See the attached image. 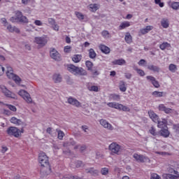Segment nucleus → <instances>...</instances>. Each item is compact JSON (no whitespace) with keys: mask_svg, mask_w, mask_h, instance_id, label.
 <instances>
[{"mask_svg":"<svg viewBox=\"0 0 179 179\" xmlns=\"http://www.w3.org/2000/svg\"><path fill=\"white\" fill-rule=\"evenodd\" d=\"M171 7L174 10H178L179 9V2H173L171 3Z\"/></svg>","mask_w":179,"mask_h":179,"instance_id":"43","label":"nucleus"},{"mask_svg":"<svg viewBox=\"0 0 179 179\" xmlns=\"http://www.w3.org/2000/svg\"><path fill=\"white\" fill-rule=\"evenodd\" d=\"M169 69L170 72H172V73H174L178 69L177 65H176L174 64H171L169 66Z\"/></svg>","mask_w":179,"mask_h":179,"instance_id":"38","label":"nucleus"},{"mask_svg":"<svg viewBox=\"0 0 179 179\" xmlns=\"http://www.w3.org/2000/svg\"><path fill=\"white\" fill-rule=\"evenodd\" d=\"M134 71H136L137 72V73H138V75H140V76H145V71H143V70L139 69L138 68H135Z\"/></svg>","mask_w":179,"mask_h":179,"instance_id":"47","label":"nucleus"},{"mask_svg":"<svg viewBox=\"0 0 179 179\" xmlns=\"http://www.w3.org/2000/svg\"><path fill=\"white\" fill-rule=\"evenodd\" d=\"M0 89L6 97H8V99H13L14 100L17 99L16 94H15V93L12 92L10 90H8L5 85L0 86Z\"/></svg>","mask_w":179,"mask_h":179,"instance_id":"6","label":"nucleus"},{"mask_svg":"<svg viewBox=\"0 0 179 179\" xmlns=\"http://www.w3.org/2000/svg\"><path fill=\"white\" fill-rule=\"evenodd\" d=\"M38 162L43 167L41 169V173L48 175L51 173V167L50 166V161L48 160V156L45 152H41L38 156Z\"/></svg>","mask_w":179,"mask_h":179,"instance_id":"1","label":"nucleus"},{"mask_svg":"<svg viewBox=\"0 0 179 179\" xmlns=\"http://www.w3.org/2000/svg\"><path fill=\"white\" fill-rule=\"evenodd\" d=\"M152 96L154 97H164L166 96V92L155 91L152 93Z\"/></svg>","mask_w":179,"mask_h":179,"instance_id":"28","label":"nucleus"},{"mask_svg":"<svg viewBox=\"0 0 179 179\" xmlns=\"http://www.w3.org/2000/svg\"><path fill=\"white\" fill-rule=\"evenodd\" d=\"M8 108H9V110H10L11 111H17V108L16 106H13V105H7Z\"/></svg>","mask_w":179,"mask_h":179,"instance_id":"53","label":"nucleus"},{"mask_svg":"<svg viewBox=\"0 0 179 179\" xmlns=\"http://www.w3.org/2000/svg\"><path fill=\"white\" fill-rule=\"evenodd\" d=\"M159 134L161 136H163L164 138H169V136H170V131H169L167 127L162 129L159 131Z\"/></svg>","mask_w":179,"mask_h":179,"instance_id":"24","label":"nucleus"},{"mask_svg":"<svg viewBox=\"0 0 179 179\" xmlns=\"http://www.w3.org/2000/svg\"><path fill=\"white\" fill-rule=\"evenodd\" d=\"M119 89L120 92H127V87L125 86V82L120 81L119 83Z\"/></svg>","mask_w":179,"mask_h":179,"instance_id":"34","label":"nucleus"},{"mask_svg":"<svg viewBox=\"0 0 179 179\" xmlns=\"http://www.w3.org/2000/svg\"><path fill=\"white\" fill-rule=\"evenodd\" d=\"M3 73H5V67L0 64V76H3Z\"/></svg>","mask_w":179,"mask_h":179,"instance_id":"56","label":"nucleus"},{"mask_svg":"<svg viewBox=\"0 0 179 179\" xmlns=\"http://www.w3.org/2000/svg\"><path fill=\"white\" fill-rule=\"evenodd\" d=\"M34 24H35L36 26H43V22H41L40 20H35Z\"/></svg>","mask_w":179,"mask_h":179,"instance_id":"61","label":"nucleus"},{"mask_svg":"<svg viewBox=\"0 0 179 179\" xmlns=\"http://www.w3.org/2000/svg\"><path fill=\"white\" fill-rule=\"evenodd\" d=\"M48 24H50V26H53V24H55L57 23V22H55V19L52 18V17H49L48 18Z\"/></svg>","mask_w":179,"mask_h":179,"instance_id":"46","label":"nucleus"},{"mask_svg":"<svg viewBox=\"0 0 179 179\" xmlns=\"http://www.w3.org/2000/svg\"><path fill=\"white\" fill-rule=\"evenodd\" d=\"M150 179H162V178L157 173H152Z\"/></svg>","mask_w":179,"mask_h":179,"instance_id":"50","label":"nucleus"},{"mask_svg":"<svg viewBox=\"0 0 179 179\" xmlns=\"http://www.w3.org/2000/svg\"><path fill=\"white\" fill-rule=\"evenodd\" d=\"M1 148V153H6L8 152V147L2 146Z\"/></svg>","mask_w":179,"mask_h":179,"instance_id":"62","label":"nucleus"},{"mask_svg":"<svg viewBox=\"0 0 179 179\" xmlns=\"http://www.w3.org/2000/svg\"><path fill=\"white\" fill-rule=\"evenodd\" d=\"M146 64V60L142 59H141L138 62V64L140 66H143V65H145Z\"/></svg>","mask_w":179,"mask_h":179,"instance_id":"55","label":"nucleus"},{"mask_svg":"<svg viewBox=\"0 0 179 179\" xmlns=\"http://www.w3.org/2000/svg\"><path fill=\"white\" fill-rule=\"evenodd\" d=\"M62 179H83L82 178H79L78 176H65L62 178Z\"/></svg>","mask_w":179,"mask_h":179,"instance_id":"48","label":"nucleus"},{"mask_svg":"<svg viewBox=\"0 0 179 179\" xmlns=\"http://www.w3.org/2000/svg\"><path fill=\"white\" fill-rule=\"evenodd\" d=\"M57 132L58 134V136H57L58 139H59L60 141H62V139L64 138V136H65V134L64 133V131L58 129H57Z\"/></svg>","mask_w":179,"mask_h":179,"instance_id":"42","label":"nucleus"},{"mask_svg":"<svg viewBox=\"0 0 179 179\" xmlns=\"http://www.w3.org/2000/svg\"><path fill=\"white\" fill-rule=\"evenodd\" d=\"M1 23H3V26L6 27L9 24L8 23V21L6 20V18H1Z\"/></svg>","mask_w":179,"mask_h":179,"instance_id":"58","label":"nucleus"},{"mask_svg":"<svg viewBox=\"0 0 179 179\" xmlns=\"http://www.w3.org/2000/svg\"><path fill=\"white\" fill-rule=\"evenodd\" d=\"M82 60V56L80 55H74L72 57L73 62L78 64Z\"/></svg>","mask_w":179,"mask_h":179,"instance_id":"31","label":"nucleus"},{"mask_svg":"<svg viewBox=\"0 0 179 179\" xmlns=\"http://www.w3.org/2000/svg\"><path fill=\"white\" fill-rule=\"evenodd\" d=\"M113 65H125L127 64V62L124 59H115L112 62Z\"/></svg>","mask_w":179,"mask_h":179,"instance_id":"27","label":"nucleus"},{"mask_svg":"<svg viewBox=\"0 0 179 179\" xmlns=\"http://www.w3.org/2000/svg\"><path fill=\"white\" fill-rule=\"evenodd\" d=\"M23 49L25 50V52H29L31 50V47L30 45H24L23 46Z\"/></svg>","mask_w":179,"mask_h":179,"instance_id":"57","label":"nucleus"},{"mask_svg":"<svg viewBox=\"0 0 179 179\" xmlns=\"http://www.w3.org/2000/svg\"><path fill=\"white\" fill-rule=\"evenodd\" d=\"M159 111H164L165 114H173V113H174V109L167 108L164 104H159Z\"/></svg>","mask_w":179,"mask_h":179,"instance_id":"15","label":"nucleus"},{"mask_svg":"<svg viewBox=\"0 0 179 179\" xmlns=\"http://www.w3.org/2000/svg\"><path fill=\"white\" fill-rule=\"evenodd\" d=\"M152 29H153V27L149 25L144 29H141L140 30V33H141V34H147V33H149V31H150V30H152Z\"/></svg>","mask_w":179,"mask_h":179,"instance_id":"29","label":"nucleus"},{"mask_svg":"<svg viewBox=\"0 0 179 179\" xmlns=\"http://www.w3.org/2000/svg\"><path fill=\"white\" fill-rule=\"evenodd\" d=\"M150 134H151V135H153V136H156V135H157V133L156 132V129H155L153 127L150 128Z\"/></svg>","mask_w":179,"mask_h":179,"instance_id":"52","label":"nucleus"},{"mask_svg":"<svg viewBox=\"0 0 179 179\" xmlns=\"http://www.w3.org/2000/svg\"><path fill=\"white\" fill-rule=\"evenodd\" d=\"M163 179H178L179 176H175L171 173H164L162 174Z\"/></svg>","mask_w":179,"mask_h":179,"instance_id":"23","label":"nucleus"},{"mask_svg":"<svg viewBox=\"0 0 179 179\" xmlns=\"http://www.w3.org/2000/svg\"><path fill=\"white\" fill-rule=\"evenodd\" d=\"M67 103H69V104H71V106H73L74 107H77L78 108H79V107H82V103L79 101H78V99L72 96L68 98Z\"/></svg>","mask_w":179,"mask_h":179,"instance_id":"11","label":"nucleus"},{"mask_svg":"<svg viewBox=\"0 0 179 179\" xmlns=\"http://www.w3.org/2000/svg\"><path fill=\"white\" fill-rule=\"evenodd\" d=\"M87 90L90 92H99V87H97L96 85H87Z\"/></svg>","mask_w":179,"mask_h":179,"instance_id":"36","label":"nucleus"},{"mask_svg":"<svg viewBox=\"0 0 179 179\" xmlns=\"http://www.w3.org/2000/svg\"><path fill=\"white\" fill-rule=\"evenodd\" d=\"M99 9V6L96 3L90 4V10L91 12H96Z\"/></svg>","mask_w":179,"mask_h":179,"instance_id":"40","label":"nucleus"},{"mask_svg":"<svg viewBox=\"0 0 179 179\" xmlns=\"http://www.w3.org/2000/svg\"><path fill=\"white\" fill-rule=\"evenodd\" d=\"M99 123L102 127H103V128H106L109 131H113V129H114V127H113V125H111V124H110L106 120H103V119L100 120Z\"/></svg>","mask_w":179,"mask_h":179,"instance_id":"12","label":"nucleus"},{"mask_svg":"<svg viewBox=\"0 0 179 179\" xmlns=\"http://www.w3.org/2000/svg\"><path fill=\"white\" fill-rule=\"evenodd\" d=\"M156 5H159L160 8H163L164 6V3H162V0H155Z\"/></svg>","mask_w":179,"mask_h":179,"instance_id":"51","label":"nucleus"},{"mask_svg":"<svg viewBox=\"0 0 179 179\" xmlns=\"http://www.w3.org/2000/svg\"><path fill=\"white\" fill-rule=\"evenodd\" d=\"M86 145H77L74 147V149L76 150V149H80V152H85V150H86Z\"/></svg>","mask_w":179,"mask_h":179,"instance_id":"41","label":"nucleus"},{"mask_svg":"<svg viewBox=\"0 0 179 179\" xmlns=\"http://www.w3.org/2000/svg\"><path fill=\"white\" fill-rule=\"evenodd\" d=\"M173 129L176 131V132H179V124H173Z\"/></svg>","mask_w":179,"mask_h":179,"instance_id":"64","label":"nucleus"},{"mask_svg":"<svg viewBox=\"0 0 179 179\" xmlns=\"http://www.w3.org/2000/svg\"><path fill=\"white\" fill-rule=\"evenodd\" d=\"M52 29L55 31H59V26L57 24V22L51 26Z\"/></svg>","mask_w":179,"mask_h":179,"instance_id":"54","label":"nucleus"},{"mask_svg":"<svg viewBox=\"0 0 179 179\" xmlns=\"http://www.w3.org/2000/svg\"><path fill=\"white\" fill-rule=\"evenodd\" d=\"M50 57L52 58V59H54V61H56L57 62H59V61L62 60V56H61V54H59V52L55 48H50Z\"/></svg>","mask_w":179,"mask_h":179,"instance_id":"8","label":"nucleus"},{"mask_svg":"<svg viewBox=\"0 0 179 179\" xmlns=\"http://www.w3.org/2000/svg\"><path fill=\"white\" fill-rule=\"evenodd\" d=\"M86 173L91 174V176H99V170L94 169V168H88L85 169Z\"/></svg>","mask_w":179,"mask_h":179,"instance_id":"20","label":"nucleus"},{"mask_svg":"<svg viewBox=\"0 0 179 179\" xmlns=\"http://www.w3.org/2000/svg\"><path fill=\"white\" fill-rule=\"evenodd\" d=\"M85 65L88 69V71H92V68H93V63L90 61H87L85 62Z\"/></svg>","mask_w":179,"mask_h":179,"instance_id":"45","label":"nucleus"},{"mask_svg":"<svg viewBox=\"0 0 179 179\" xmlns=\"http://www.w3.org/2000/svg\"><path fill=\"white\" fill-rule=\"evenodd\" d=\"M89 57L92 59H94V58L97 57V55L96 54V52L94 51V50L92 48L89 50Z\"/></svg>","mask_w":179,"mask_h":179,"instance_id":"35","label":"nucleus"},{"mask_svg":"<svg viewBox=\"0 0 179 179\" xmlns=\"http://www.w3.org/2000/svg\"><path fill=\"white\" fill-rule=\"evenodd\" d=\"M133 157L136 162H138V163H146V162H150V159H149L148 157L137 153H134L133 155Z\"/></svg>","mask_w":179,"mask_h":179,"instance_id":"9","label":"nucleus"},{"mask_svg":"<svg viewBox=\"0 0 179 179\" xmlns=\"http://www.w3.org/2000/svg\"><path fill=\"white\" fill-rule=\"evenodd\" d=\"M7 30L10 31V33H13L15 31V33H20V30L18 29L16 27H12L11 24H8L6 27Z\"/></svg>","mask_w":179,"mask_h":179,"instance_id":"26","label":"nucleus"},{"mask_svg":"<svg viewBox=\"0 0 179 179\" xmlns=\"http://www.w3.org/2000/svg\"><path fill=\"white\" fill-rule=\"evenodd\" d=\"M110 99L115 101H118V100L121 99V96H120V95L117 94H112L110 95Z\"/></svg>","mask_w":179,"mask_h":179,"instance_id":"37","label":"nucleus"},{"mask_svg":"<svg viewBox=\"0 0 179 179\" xmlns=\"http://www.w3.org/2000/svg\"><path fill=\"white\" fill-rule=\"evenodd\" d=\"M129 26H131V22L124 21L120 23L118 29L119 30H124V29H127V27H129Z\"/></svg>","mask_w":179,"mask_h":179,"instance_id":"25","label":"nucleus"},{"mask_svg":"<svg viewBox=\"0 0 179 179\" xmlns=\"http://www.w3.org/2000/svg\"><path fill=\"white\" fill-rule=\"evenodd\" d=\"M109 150L113 155H120L122 152V147L117 143H112L109 145Z\"/></svg>","mask_w":179,"mask_h":179,"instance_id":"7","label":"nucleus"},{"mask_svg":"<svg viewBox=\"0 0 179 179\" xmlns=\"http://www.w3.org/2000/svg\"><path fill=\"white\" fill-rule=\"evenodd\" d=\"M101 36L103 37V38H110L111 34H110V32L107 30H104L101 32Z\"/></svg>","mask_w":179,"mask_h":179,"instance_id":"39","label":"nucleus"},{"mask_svg":"<svg viewBox=\"0 0 179 179\" xmlns=\"http://www.w3.org/2000/svg\"><path fill=\"white\" fill-rule=\"evenodd\" d=\"M23 132H24L23 129H19L15 127H10L6 130V133L9 136H14L15 138H19Z\"/></svg>","mask_w":179,"mask_h":179,"instance_id":"5","label":"nucleus"},{"mask_svg":"<svg viewBox=\"0 0 179 179\" xmlns=\"http://www.w3.org/2000/svg\"><path fill=\"white\" fill-rule=\"evenodd\" d=\"M101 173L102 176H107L108 174V168H102L101 169Z\"/></svg>","mask_w":179,"mask_h":179,"instance_id":"49","label":"nucleus"},{"mask_svg":"<svg viewBox=\"0 0 179 179\" xmlns=\"http://www.w3.org/2000/svg\"><path fill=\"white\" fill-rule=\"evenodd\" d=\"M67 71L75 75V76H86L87 71L82 67L76 66L73 64H66Z\"/></svg>","mask_w":179,"mask_h":179,"instance_id":"2","label":"nucleus"},{"mask_svg":"<svg viewBox=\"0 0 179 179\" xmlns=\"http://www.w3.org/2000/svg\"><path fill=\"white\" fill-rule=\"evenodd\" d=\"M100 50L103 54H110L111 50L106 45H101Z\"/></svg>","mask_w":179,"mask_h":179,"instance_id":"30","label":"nucleus"},{"mask_svg":"<svg viewBox=\"0 0 179 179\" xmlns=\"http://www.w3.org/2000/svg\"><path fill=\"white\" fill-rule=\"evenodd\" d=\"M161 24L164 29H167L170 24H169V19L163 18L161 21Z\"/></svg>","mask_w":179,"mask_h":179,"instance_id":"32","label":"nucleus"},{"mask_svg":"<svg viewBox=\"0 0 179 179\" xmlns=\"http://www.w3.org/2000/svg\"><path fill=\"white\" fill-rule=\"evenodd\" d=\"M36 44H41L42 45H45L47 44L48 40L47 39V36H41V37H36L34 40Z\"/></svg>","mask_w":179,"mask_h":179,"instance_id":"14","label":"nucleus"},{"mask_svg":"<svg viewBox=\"0 0 179 179\" xmlns=\"http://www.w3.org/2000/svg\"><path fill=\"white\" fill-rule=\"evenodd\" d=\"M148 115L153 122H159V116L153 110H149Z\"/></svg>","mask_w":179,"mask_h":179,"instance_id":"17","label":"nucleus"},{"mask_svg":"<svg viewBox=\"0 0 179 179\" xmlns=\"http://www.w3.org/2000/svg\"><path fill=\"white\" fill-rule=\"evenodd\" d=\"M52 80L55 83H61L62 82V76L59 73H55L53 75Z\"/></svg>","mask_w":179,"mask_h":179,"instance_id":"21","label":"nucleus"},{"mask_svg":"<svg viewBox=\"0 0 179 179\" xmlns=\"http://www.w3.org/2000/svg\"><path fill=\"white\" fill-rule=\"evenodd\" d=\"M114 108H115L116 110H120V111H127V112H129L131 111V109H129V108L128 106H125L121 103H118L116 102V103H115V107Z\"/></svg>","mask_w":179,"mask_h":179,"instance_id":"16","label":"nucleus"},{"mask_svg":"<svg viewBox=\"0 0 179 179\" xmlns=\"http://www.w3.org/2000/svg\"><path fill=\"white\" fill-rule=\"evenodd\" d=\"M6 75L8 79H13V80H14L15 83H20V80H22L20 79V77L13 73V69H12L11 66H10L8 64H6Z\"/></svg>","mask_w":179,"mask_h":179,"instance_id":"4","label":"nucleus"},{"mask_svg":"<svg viewBox=\"0 0 179 179\" xmlns=\"http://www.w3.org/2000/svg\"><path fill=\"white\" fill-rule=\"evenodd\" d=\"M71 51V46L66 45L64 47V52H69Z\"/></svg>","mask_w":179,"mask_h":179,"instance_id":"63","label":"nucleus"},{"mask_svg":"<svg viewBox=\"0 0 179 179\" xmlns=\"http://www.w3.org/2000/svg\"><path fill=\"white\" fill-rule=\"evenodd\" d=\"M115 103L116 102H109L107 103V106H108V107H110L111 108H114V107L115 106Z\"/></svg>","mask_w":179,"mask_h":179,"instance_id":"59","label":"nucleus"},{"mask_svg":"<svg viewBox=\"0 0 179 179\" xmlns=\"http://www.w3.org/2000/svg\"><path fill=\"white\" fill-rule=\"evenodd\" d=\"M75 15L78 17V20H83L85 19V15L80 12H76Z\"/></svg>","mask_w":179,"mask_h":179,"instance_id":"44","label":"nucleus"},{"mask_svg":"<svg viewBox=\"0 0 179 179\" xmlns=\"http://www.w3.org/2000/svg\"><path fill=\"white\" fill-rule=\"evenodd\" d=\"M124 77L126 78V79H131V78H132V74L130 73H125Z\"/></svg>","mask_w":179,"mask_h":179,"instance_id":"60","label":"nucleus"},{"mask_svg":"<svg viewBox=\"0 0 179 179\" xmlns=\"http://www.w3.org/2000/svg\"><path fill=\"white\" fill-rule=\"evenodd\" d=\"M12 23H29L27 17L23 15L21 11L17 10L15 12V15L10 18Z\"/></svg>","mask_w":179,"mask_h":179,"instance_id":"3","label":"nucleus"},{"mask_svg":"<svg viewBox=\"0 0 179 179\" xmlns=\"http://www.w3.org/2000/svg\"><path fill=\"white\" fill-rule=\"evenodd\" d=\"M18 94L21 96V97H22L28 103L33 101V99H31V97L30 96V94L26 92L24 90H20Z\"/></svg>","mask_w":179,"mask_h":179,"instance_id":"10","label":"nucleus"},{"mask_svg":"<svg viewBox=\"0 0 179 179\" xmlns=\"http://www.w3.org/2000/svg\"><path fill=\"white\" fill-rule=\"evenodd\" d=\"M148 69H149V71H151L152 72H154L155 73H159L160 72V67L153 64L148 65Z\"/></svg>","mask_w":179,"mask_h":179,"instance_id":"18","label":"nucleus"},{"mask_svg":"<svg viewBox=\"0 0 179 179\" xmlns=\"http://www.w3.org/2000/svg\"><path fill=\"white\" fill-rule=\"evenodd\" d=\"M146 79L148 80V82H151L154 87H156L157 89L160 87V84H159V81L156 80V78L152 76H148L146 77Z\"/></svg>","mask_w":179,"mask_h":179,"instance_id":"13","label":"nucleus"},{"mask_svg":"<svg viewBox=\"0 0 179 179\" xmlns=\"http://www.w3.org/2000/svg\"><path fill=\"white\" fill-rule=\"evenodd\" d=\"M124 40L127 44H131L132 43V36H131V34L129 32H127L125 35Z\"/></svg>","mask_w":179,"mask_h":179,"instance_id":"33","label":"nucleus"},{"mask_svg":"<svg viewBox=\"0 0 179 179\" xmlns=\"http://www.w3.org/2000/svg\"><path fill=\"white\" fill-rule=\"evenodd\" d=\"M158 128H167V120L166 119H162V120H159L157 122Z\"/></svg>","mask_w":179,"mask_h":179,"instance_id":"22","label":"nucleus"},{"mask_svg":"<svg viewBox=\"0 0 179 179\" xmlns=\"http://www.w3.org/2000/svg\"><path fill=\"white\" fill-rule=\"evenodd\" d=\"M10 122H11V124H14L17 126L23 125V121H22V120L20 119L16 118L15 117H11Z\"/></svg>","mask_w":179,"mask_h":179,"instance_id":"19","label":"nucleus"}]
</instances>
